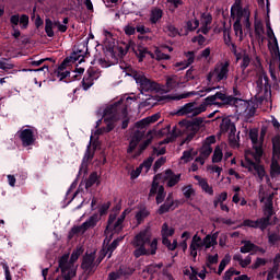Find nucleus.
<instances>
[{"instance_id":"obj_1","label":"nucleus","mask_w":280,"mask_h":280,"mask_svg":"<svg viewBox=\"0 0 280 280\" xmlns=\"http://www.w3.org/2000/svg\"><path fill=\"white\" fill-rule=\"evenodd\" d=\"M137 98L132 96H128L126 98H120L118 102H116L114 105H109L105 108H101L98 110V115L103 116V119H98L96 121V128H102L95 130L92 132L90 137V144L88 145L85 155L83 158L82 167L93 159V155L95 154V149L100 145V141H97V137L100 135H104L106 132H110L113 128H115V122L117 119H126L128 116V110L125 108V106H128V104H132Z\"/></svg>"},{"instance_id":"obj_2","label":"nucleus","mask_w":280,"mask_h":280,"mask_svg":"<svg viewBox=\"0 0 280 280\" xmlns=\"http://www.w3.org/2000/svg\"><path fill=\"white\" fill-rule=\"evenodd\" d=\"M120 69L125 75L133 78L141 93H170V91H174V89H178V86H184L185 84L183 78L176 74L167 75L165 85H160L159 83L148 79L143 71L135 70L132 66H120Z\"/></svg>"},{"instance_id":"obj_3","label":"nucleus","mask_w":280,"mask_h":280,"mask_svg":"<svg viewBox=\"0 0 280 280\" xmlns=\"http://www.w3.org/2000/svg\"><path fill=\"white\" fill-rule=\"evenodd\" d=\"M249 139L254 151L245 152V161L242 162V167H245V170L253 174L257 183H264V178H266L267 183H270L266 168L259 163V159L264 155V139H259V131L257 129L249 131Z\"/></svg>"},{"instance_id":"obj_4","label":"nucleus","mask_w":280,"mask_h":280,"mask_svg":"<svg viewBox=\"0 0 280 280\" xmlns=\"http://www.w3.org/2000/svg\"><path fill=\"white\" fill-rule=\"evenodd\" d=\"M160 118L161 114H154L136 122L129 138V148L127 149V152L128 154H130V156H132L133 159H137V156H141V152H143V150H145L148 145H150V141H145L140 145L139 143L141 142V139L145 137L147 126H150V124H154V121H159ZM137 145L139 147L137 148Z\"/></svg>"},{"instance_id":"obj_5","label":"nucleus","mask_w":280,"mask_h":280,"mask_svg":"<svg viewBox=\"0 0 280 280\" xmlns=\"http://www.w3.org/2000/svg\"><path fill=\"white\" fill-rule=\"evenodd\" d=\"M133 246L136 248L133 255L137 258L143 255H154L159 250V238L152 240V232L147 228L136 235Z\"/></svg>"},{"instance_id":"obj_6","label":"nucleus","mask_w":280,"mask_h":280,"mask_svg":"<svg viewBox=\"0 0 280 280\" xmlns=\"http://www.w3.org/2000/svg\"><path fill=\"white\" fill-rule=\"evenodd\" d=\"M231 15L236 19L233 25L236 38L244 40L246 34L242 30V25H245L247 30L250 27V11L248 8L242 7V0H236L231 8Z\"/></svg>"},{"instance_id":"obj_7","label":"nucleus","mask_w":280,"mask_h":280,"mask_svg":"<svg viewBox=\"0 0 280 280\" xmlns=\"http://www.w3.org/2000/svg\"><path fill=\"white\" fill-rule=\"evenodd\" d=\"M266 26H267V37L269 40V49L271 54L269 71L272 80H277V74L280 72L279 43L277 42V37L275 36V31H272V27L270 26V22H267Z\"/></svg>"},{"instance_id":"obj_8","label":"nucleus","mask_w":280,"mask_h":280,"mask_svg":"<svg viewBox=\"0 0 280 280\" xmlns=\"http://www.w3.org/2000/svg\"><path fill=\"white\" fill-rule=\"evenodd\" d=\"M135 51L136 56L139 58V62H142L143 58L145 56H150L151 58L155 60H170V55H165L162 52L159 48H155L154 52L148 51L147 48L138 46L137 48L135 47V42H129L128 44H124V47L119 46L118 50L120 56H126L128 51Z\"/></svg>"},{"instance_id":"obj_9","label":"nucleus","mask_w":280,"mask_h":280,"mask_svg":"<svg viewBox=\"0 0 280 280\" xmlns=\"http://www.w3.org/2000/svg\"><path fill=\"white\" fill-rule=\"evenodd\" d=\"M80 255H82V249H75L70 259H69V254H65L60 259H59V268L61 270V277L63 280H71L73 277H75V270L78 266L75 262L80 258Z\"/></svg>"},{"instance_id":"obj_10","label":"nucleus","mask_w":280,"mask_h":280,"mask_svg":"<svg viewBox=\"0 0 280 280\" xmlns=\"http://www.w3.org/2000/svg\"><path fill=\"white\" fill-rule=\"evenodd\" d=\"M218 245V234H208L203 240L196 233L190 242L189 245V254L192 257V259H196L198 257V250H209V248H212V246Z\"/></svg>"},{"instance_id":"obj_11","label":"nucleus","mask_w":280,"mask_h":280,"mask_svg":"<svg viewBox=\"0 0 280 280\" xmlns=\"http://www.w3.org/2000/svg\"><path fill=\"white\" fill-rule=\"evenodd\" d=\"M229 67H231L229 61L218 62L207 75L208 86L226 80L229 78Z\"/></svg>"},{"instance_id":"obj_12","label":"nucleus","mask_w":280,"mask_h":280,"mask_svg":"<svg viewBox=\"0 0 280 280\" xmlns=\"http://www.w3.org/2000/svg\"><path fill=\"white\" fill-rule=\"evenodd\" d=\"M208 108V103L206 101L198 102L194 101L190 103H186L184 106L179 107L177 110V115L184 117H198V115H202Z\"/></svg>"},{"instance_id":"obj_13","label":"nucleus","mask_w":280,"mask_h":280,"mask_svg":"<svg viewBox=\"0 0 280 280\" xmlns=\"http://www.w3.org/2000/svg\"><path fill=\"white\" fill-rule=\"evenodd\" d=\"M230 105L234 106V108H236V113H238V115H243V117H246V119L253 117L257 110L255 102L253 101H244L242 98L232 97Z\"/></svg>"},{"instance_id":"obj_14","label":"nucleus","mask_w":280,"mask_h":280,"mask_svg":"<svg viewBox=\"0 0 280 280\" xmlns=\"http://www.w3.org/2000/svg\"><path fill=\"white\" fill-rule=\"evenodd\" d=\"M265 215L256 221L247 219L244 220L241 226H247L248 229H260V231H266L270 224V218L272 215V206L269 205L265 209Z\"/></svg>"},{"instance_id":"obj_15","label":"nucleus","mask_w":280,"mask_h":280,"mask_svg":"<svg viewBox=\"0 0 280 280\" xmlns=\"http://www.w3.org/2000/svg\"><path fill=\"white\" fill-rule=\"evenodd\" d=\"M126 213H128V210H125L118 219L116 214L109 215L107 228L105 230L107 242H110L113 238V233H119V231H121V224H124V220H126Z\"/></svg>"},{"instance_id":"obj_16","label":"nucleus","mask_w":280,"mask_h":280,"mask_svg":"<svg viewBox=\"0 0 280 280\" xmlns=\"http://www.w3.org/2000/svg\"><path fill=\"white\" fill-rule=\"evenodd\" d=\"M221 130L229 132V143L231 148H240V136H236L237 128L235 124L229 118H224L221 122Z\"/></svg>"},{"instance_id":"obj_17","label":"nucleus","mask_w":280,"mask_h":280,"mask_svg":"<svg viewBox=\"0 0 280 280\" xmlns=\"http://www.w3.org/2000/svg\"><path fill=\"white\" fill-rule=\"evenodd\" d=\"M257 67H258V79L256 80L257 92L265 93L267 97H270V83L268 82V75L264 72L261 68V62L257 59Z\"/></svg>"},{"instance_id":"obj_18","label":"nucleus","mask_w":280,"mask_h":280,"mask_svg":"<svg viewBox=\"0 0 280 280\" xmlns=\"http://www.w3.org/2000/svg\"><path fill=\"white\" fill-rule=\"evenodd\" d=\"M97 222H100V215L94 214L90 217L85 222H83L81 225L72 228V233L74 235H84L89 229H94V226H97Z\"/></svg>"},{"instance_id":"obj_19","label":"nucleus","mask_w":280,"mask_h":280,"mask_svg":"<svg viewBox=\"0 0 280 280\" xmlns=\"http://www.w3.org/2000/svg\"><path fill=\"white\" fill-rule=\"evenodd\" d=\"M205 122V119L202 118H196L192 122H187V121H180L179 126H184V128H186L187 130V137H186V141H191V139H194V137H196V132H198V128H200V126H202V124Z\"/></svg>"},{"instance_id":"obj_20","label":"nucleus","mask_w":280,"mask_h":280,"mask_svg":"<svg viewBox=\"0 0 280 280\" xmlns=\"http://www.w3.org/2000/svg\"><path fill=\"white\" fill-rule=\"evenodd\" d=\"M100 75H102V72H100V70L95 68L88 69L86 74L82 80L83 91H89V89L93 86L95 80H100Z\"/></svg>"},{"instance_id":"obj_21","label":"nucleus","mask_w":280,"mask_h":280,"mask_svg":"<svg viewBox=\"0 0 280 280\" xmlns=\"http://www.w3.org/2000/svg\"><path fill=\"white\" fill-rule=\"evenodd\" d=\"M159 178H161V175H156L153 178V183H152L149 196H156L155 200L158 205H161V202L165 200V188L159 185Z\"/></svg>"},{"instance_id":"obj_22","label":"nucleus","mask_w":280,"mask_h":280,"mask_svg":"<svg viewBox=\"0 0 280 280\" xmlns=\"http://www.w3.org/2000/svg\"><path fill=\"white\" fill-rule=\"evenodd\" d=\"M215 100H220L223 104H231L233 96H226L224 92H217L214 95L208 96L205 98L208 106L211 104L218 105L220 103L215 102Z\"/></svg>"},{"instance_id":"obj_23","label":"nucleus","mask_w":280,"mask_h":280,"mask_svg":"<svg viewBox=\"0 0 280 280\" xmlns=\"http://www.w3.org/2000/svg\"><path fill=\"white\" fill-rule=\"evenodd\" d=\"M95 253L86 254L83 257V261L81 265V268H83L84 272H88V275H91L93 270H95Z\"/></svg>"},{"instance_id":"obj_24","label":"nucleus","mask_w":280,"mask_h":280,"mask_svg":"<svg viewBox=\"0 0 280 280\" xmlns=\"http://www.w3.org/2000/svg\"><path fill=\"white\" fill-rule=\"evenodd\" d=\"M213 143H215V136H209L208 138H206L200 149L201 156H206V159H209V156L213 152V148H211Z\"/></svg>"},{"instance_id":"obj_25","label":"nucleus","mask_w":280,"mask_h":280,"mask_svg":"<svg viewBox=\"0 0 280 280\" xmlns=\"http://www.w3.org/2000/svg\"><path fill=\"white\" fill-rule=\"evenodd\" d=\"M19 137L25 147L32 145V143H34V132L32 129H23L19 131Z\"/></svg>"},{"instance_id":"obj_26","label":"nucleus","mask_w":280,"mask_h":280,"mask_svg":"<svg viewBox=\"0 0 280 280\" xmlns=\"http://www.w3.org/2000/svg\"><path fill=\"white\" fill-rule=\"evenodd\" d=\"M164 180H166L167 187H174L180 183V174H174L171 170L164 173Z\"/></svg>"},{"instance_id":"obj_27","label":"nucleus","mask_w":280,"mask_h":280,"mask_svg":"<svg viewBox=\"0 0 280 280\" xmlns=\"http://www.w3.org/2000/svg\"><path fill=\"white\" fill-rule=\"evenodd\" d=\"M124 238H117L115 241H113V243L107 247V248H103L101 250V255H102V259H104V257H108V259H110V257L113 256V253L115 252V248H117V246H119V242H121Z\"/></svg>"},{"instance_id":"obj_28","label":"nucleus","mask_w":280,"mask_h":280,"mask_svg":"<svg viewBox=\"0 0 280 280\" xmlns=\"http://www.w3.org/2000/svg\"><path fill=\"white\" fill-rule=\"evenodd\" d=\"M171 209H174V195L168 194L164 205H162L158 210V213H160V215H163V213H167V211H170Z\"/></svg>"},{"instance_id":"obj_29","label":"nucleus","mask_w":280,"mask_h":280,"mask_svg":"<svg viewBox=\"0 0 280 280\" xmlns=\"http://www.w3.org/2000/svg\"><path fill=\"white\" fill-rule=\"evenodd\" d=\"M195 180H197L199 187H201L202 191L205 194H208L209 196H213V187L209 185L206 178H202L198 175L195 176Z\"/></svg>"},{"instance_id":"obj_30","label":"nucleus","mask_w":280,"mask_h":280,"mask_svg":"<svg viewBox=\"0 0 280 280\" xmlns=\"http://www.w3.org/2000/svg\"><path fill=\"white\" fill-rule=\"evenodd\" d=\"M67 67H69V60L65 59L55 72L57 78L65 80L69 75L70 72L67 70Z\"/></svg>"},{"instance_id":"obj_31","label":"nucleus","mask_w":280,"mask_h":280,"mask_svg":"<svg viewBox=\"0 0 280 280\" xmlns=\"http://www.w3.org/2000/svg\"><path fill=\"white\" fill-rule=\"evenodd\" d=\"M56 30V20L46 19L45 21V32L49 38H54Z\"/></svg>"},{"instance_id":"obj_32","label":"nucleus","mask_w":280,"mask_h":280,"mask_svg":"<svg viewBox=\"0 0 280 280\" xmlns=\"http://www.w3.org/2000/svg\"><path fill=\"white\" fill-rule=\"evenodd\" d=\"M233 259H234V261H238V264L242 268H246L247 266H250V262L253 261V258L250 257V255H248L244 258V257H242L241 254H236V255H234Z\"/></svg>"},{"instance_id":"obj_33","label":"nucleus","mask_w":280,"mask_h":280,"mask_svg":"<svg viewBox=\"0 0 280 280\" xmlns=\"http://www.w3.org/2000/svg\"><path fill=\"white\" fill-rule=\"evenodd\" d=\"M198 152H196L194 149H189L183 152V155L180 158L182 163H189V161H194V156H196Z\"/></svg>"},{"instance_id":"obj_34","label":"nucleus","mask_w":280,"mask_h":280,"mask_svg":"<svg viewBox=\"0 0 280 280\" xmlns=\"http://www.w3.org/2000/svg\"><path fill=\"white\" fill-rule=\"evenodd\" d=\"M68 24H69V18H65L62 22L55 20V27H56L57 32H61L62 34H65V32H67Z\"/></svg>"},{"instance_id":"obj_35","label":"nucleus","mask_w":280,"mask_h":280,"mask_svg":"<svg viewBox=\"0 0 280 280\" xmlns=\"http://www.w3.org/2000/svg\"><path fill=\"white\" fill-rule=\"evenodd\" d=\"M242 244L244 246L241 247V253H253V250H257V247L255 244H253L250 241H242Z\"/></svg>"},{"instance_id":"obj_36","label":"nucleus","mask_w":280,"mask_h":280,"mask_svg":"<svg viewBox=\"0 0 280 280\" xmlns=\"http://www.w3.org/2000/svg\"><path fill=\"white\" fill-rule=\"evenodd\" d=\"M162 244L166 246L168 250H176V247L178 246V241L174 240L172 243L168 236H162Z\"/></svg>"},{"instance_id":"obj_37","label":"nucleus","mask_w":280,"mask_h":280,"mask_svg":"<svg viewBox=\"0 0 280 280\" xmlns=\"http://www.w3.org/2000/svg\"><path fill=\"white\" fill-rule=\"evenodd\" d=\"M255 34L259 40L264 42V24L260 21L255 22Z\"/></svg>"},{"instance_id":"obj_38","label":"nucleus","mask_w":280,"mask_h":280,"mask_svg":"<svg viewBox=\"0 0 280 280\" xmlns=\"http://www.w3.org/2000/svg\"><path fill=\"white\" fill-rule=\"evenodd\" d=\"M231 264V255H225L224 258L221 260L218 269V275H222L224 272V268Z\"/></svg>"},{"instance_id":"obj_39","label":"nucleus","mask_w":280,"mask_h":280,"mask_svg":"<svg viewBox=\"0 0 280 280\" xmlns=\"http://www.w3.org/2000/svg\"><path fill=\"white\" fill-rule=\"evenodd\" d=\"M148 215H150V211H148V209L143 208V209L139 210L136 213V220H137L138 224H141V222H143V220H145V218H148Z\"/></svg>"},{"instance_id":"obj_40","label":"nucleus","mask_w":280,"mask_h":280,"mask_svg":"<svg viewBox=\"0 0 280 280\" xmlns=\"http://www.w3.org/2000/svg\"><path fill=\"white\" fill-rule=\"evenodd\" d=\"M182 191L185 196V198L189 199L192 196H196V190L194 189V186L187 185L182 188Z\"/></svg>"},{"instance_id":"obj_41","label":"nucleus","mask_w":280,"mask_h":280,"mask_svg":"<svg viewBox=\"0 0 280 280\" xmlns=\"http://www.w3.org/2000/svg\"><path fill=\"white\" fill-rule=\"evenodd\" d=\"M272 144H273V155L280 159V137L276 136L272 139Z\"/></svg>"},{"instance_id":"obj_42","label":"nucleus","mask_w":280,"mask_h":280,"mask_svg":"<svg viewBox=\"0 0 280 280\" xmlns=\"http://www.w3.org/2000/svg\"><path fill=\"white\" fill-rule=\"evenodd\" d=\"M174 235V228H170L167 223L162 225V237H172Z\"/></svg>"},{"instance_id":"obj_43","label":"nucleus","mask_w":280,"mask_h":280,"mask_svg":"<svg viewBox=\"0 0 280 280\" xmlns=\"http://www.w3.org/2000/svg\"><path fill=\"white\" fill-rule=\"evenodd\" d=\"M229 198V194L226 191L221 192L218 195L213 201L214 207H218V205H223L225 200Z\"/></svg>"},{"instance_id":"obj_44","label":"nucleus","mask_w":280,"mask_h":280,"mask_svg":"<svg viewBox=\"0 0 280 280\" xmlns=\"http://www.w3.org/2000/svg\"><path fill=\"white\" fill-rule=\"evenodd\" d=\"M222 149L220 147H217L212 155V163H220V161H222Z\"/></svg>"},{"instance_id":"obj_45","label":"nucleus","mask_w":280,"mask_h":280,"mask_svg":"<svg viewBox=\"0 0 280 280\" xmlns=\"http://www.w3.org/2000/svg\"><path fill=\"white\" fill-rule=\"evenodd\" d=\"M185 277H188L189 280H191L195 277H198V269L194 267L185 268L184 269Z\"/></svg>"},{"instance_id":"obj_46","label":"nucleus","mask_w":280,"mask_h":280,"mask_svg":"<svg viewBox=\"0 0 280 280\" xmlns=\"http://www.w3.org/2000/svg\"><path fill=\"white\" fill-rule=\"evenodd\" d=\"M218 253H213V254H208L207 256V266L208 268H211V266H213L214 264H218Z\"/></svg>"},{"instance_id":"obj_47","label":"nucleus","mask_w":280,"mask_h":280,"mask_svg":"<svg viewBox=\"0 0 280 280\" xmlns=\"http://www.w3.org/2000/svg\"><path fill=\"white\" fill-rule=\"evenodd\" d=\"M161 16H163V11H161V9L153 10L151 13V23H158Z\"/></svg>"},{"instance_id":"obj_48","label":"nucleus","mask_w":280,"mask_h":280,"mask_svg":"<svg viewBox=\"0 0 280 280\" xmlns=\"http://www.w3.org/2000/svg\"><path fill=\"white\" fill-rule=\"evenodd\" d=\"M97 173H92L85 183V188L89 189L90 187H93L95 183H97Z\"/></svg>"},{"instance_id":"obj_49","label":"nucleus","mask_w":280,"mask_h":280,"mask_svg":"<svg viewBox=\"0 0 280 280\" xmlns=\"http://www.w3.org/2000/svg\"><path fill=\"white\" fill-rule=\"evenodd\" d=\"M166 3L168 5V9L174 12V10H176V8H178L179 5H183V0H166Z\"/></svg>"},{"instance_id":"obj_50","label":"nucleus","mask_w":280,"mask_h":280,"mask_svg":"<svg viewBox=\"0 0 280 280\" xmlns=\"http://www.w3.org/2000/svg\"><path fill=\"white\" fill-rule=\"evenodd\" d=\"M198 25H200V22L197 19H192L187 22L186 27L189 32H194V30H198Z\"/></svg>"},{"instance_id":"obj_51","label":"nucleus","mask_w":280,"mask_h":280,"mask_svg":"<svg viewBox=\"0 0 280 280\" xmlns=\"http://www.w3.org/2000/svg\"><path fill=\"white\" fill-rule=\"evenodd\" d=\"M270 174H271L272 177L279 176V174H280L279 163L275 160H272V162H271V172H270Z\"/></svg>"},{"instance_id":"obj_52","label":"nucleus","mask_w":280,"mask_h":280,"mask_svg":"<svg viewBox=\"0 0 280 280\" xmlns=\"http://www.w3.org/2000/svg\"><path fill=\"white\" fill-rule=\"evenodd\" d=\"M185 56H186V60H184L187 66H191L194 65L195 60H196V54H194V51H188V52H185Z\"/></svg>"},{"instance_id":"obj_53","label":"nucleus","mask_w":280,"mask_h":280,"mask_svg":"<svg viewBox=\"0 0 280 280\" xmlns=\"http://www.w3.org/2000/svg\"><path fill=\"white\" fill-rule=\"evenodd\" d=\"M154 162V159L149 158L148 160H145L140 167H142V170L148 173L150 172V168L152 167V163Z\"/></svg>"},{"instance_id":"obj_54","label":"nucleus","mask_w":280,"mask_h":280,"mask_svg":"<svg viewBox=\"0 0 280 280\" xmlns=\"http://www.w3.org/2000/svg\"><path fill=\"white\" fill-rule=\"evenodd\" d=\"M20 25L22 30H27V25H30V16L23 14L20 16Z\"/></svg>"},{"instance_id":"obj_55","label":"nucleus","mask_w":280,"mask_h":280,"mask_svg":"<svg viewBox=\"0 0 280 280\" xmlns=\"http://www.w3.org/2000/svg\"><path fill=\"white\" fill-rule=\"evenodd\" d=\"M249 65H250V56H248V54L244 52L242 56L241 67L243 69H246V68H248Z\"/></svg>"},{"instance_id":"obj_56","label":"nucleus","mask_w":280,"mask_h":280,"mask_svg":"<svg viewBox=\"0 0 280 280\" xmlns=\"http://www.w3.org/2000/svg\"><path fill=\"white\" fill-rule=\"evenodd\" d=\"M141 172H143L142 166H138L136 170H132L130 172V179L135 180L136 178H139V176H141Z\"/></svg>"},{"instance_id":"obj_57","label":"nucleus","mask_w":280,"mask_h":280,"mask_svg":"<svg viewBox=\"0 0 280 280\" xmlns=\"http://www.w3.org/2000/svg\"><path fill=\"white\" fill-rule=\"evenodd\" d=\"M165 32H167L168 36H176L178 34V30L172 24L165 26Z\"/></svg>"},{"instance_id":"obj_58","label":"nucleus","mask_w":280,"mask_h":280,"mask_svg":"<svg viewBox=\"0 0 280 280\" xmlns=\"http://www.w3.org/2000/svg\"><path fill=\"white\" fill-rule=\"evenodd\" d=\"M209 56H211V48H205L200 55L197 57V60H201V58H203L205 60H207V58H209Z\"/></svg>"},{"instance_id":"obj_59","label":"nucleus","mask_w":280,"mask_h":280,"mask_svg":"<svg viewBox=\"0 0 280 280\" xmlns=\"http://www.w3.org/2000/svg\"><path fill=\"white\" fill-rule=\"evenodd\" d=\"M266 266V259L257 258L256 261L252 265L253 270H257V268Z\"/></svg>"},{"instance_id":"obj_60","label":"nucleus","mask_w":280,"mask_h":280,"mask_svg":"<svg viewBox=\"0 0 280 280\" xmlns=\"http://www.w3.org/2000/svg\"><path fill=\"white\" fill-rule=\"evenodd\" d=\"M124 32L127 36H132L135 34V32H137V28L130 24L126 25L124 27Z\"/></svg>"},{"instance_id":"obj_61","label":"nucleus","mask_w":280,"mask_h":280,"mask_svg":"<svg viewBox=\"0 0 280 280\" xmlns=\"http://www.w3.org/2000/svg\"><path fill=\"white\" fill-rule=\"evenodd\" d=\"M174 67L176 71H184V69H187V67L189 66L187 65V61L184 60V61L176 62Z\"/></svg>"},{"instance_id":"obj_62","label":"nucleus","mask_w":280,"mask_h":280,"mask_svg":"<svg viewBox=\"0 0 280 280\" xmlns=\"http://www.w3.org/2000/svg\"><path fill=\"white\" fill-rule=\"evenodd\" d=\"M20 18H21V16H19V14L11 15V18H10V23H11L13 30H14V27H16V26L19 25V23H20Z\"/></svg>"},{"instance_id":"obj_63","label":"nucleus","mask_w":280,"mask_h":280,"mask_svg":"<svg viewBox=\"0 0 280 280\" xmlns=\"http://www.w3.org/2000/svg\"><path fill=\"white\" fill-rule=\"evenodd\" d=\"M279 240H280L279 234H276V233L269 234V244L275 245L279 242Z\"/></svg>"},{"instance_id":"obj_64","label":"nucleus","mask_w":280,"mask_h":280,"mask_svg":"<svg viewBox=\"0 0 280 280\" xmlns=\"http://www.w3.org/2000/svg\"><path fill=\"white\" fill-rule=\"evenodd\" d=\"M279 266L275 265L273 268L268 272L267 280L275 279L276 272H278Z\"/></svg>"}]
</instances>
